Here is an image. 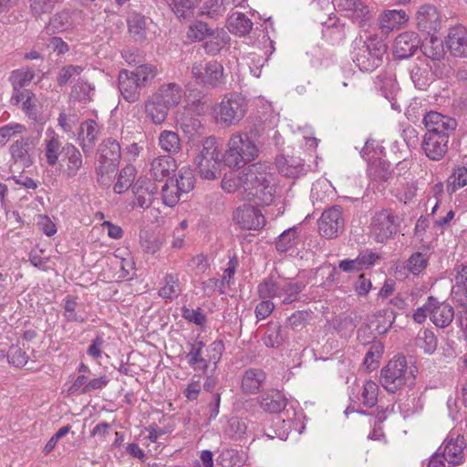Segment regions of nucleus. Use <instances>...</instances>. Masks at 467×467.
<instances>
[{
    "label": "nucleus",
    "mask_w": 467,
    "mask_h": 467,
    "mask_svg": "<svg viewBox=\"0 0 467 467\" xmlns=\"http://www.w3.org/2000/svg\"><path fill=\"white\" fill-rule=\"evenodd\" d=\"M379 386L373 380H367L361 388L360 400L367 408L374 407L378 402Z\"/></svg>",
    "instance_id": "nucleus-45"
},
{
    "label": "nucleus",
    "mask_w": 467,
    "mask_h": 467,
    "mask_svg": "<svg viewBox=\"0 0 467 467\" xmlns=\"http://www.w3.org/2000/svg\"><path fill=\"white\" fill-rule=\"evenodd\" d=\"M142 87L132 76L130 70L122 69L119 74V89L123 99L130 102H136L140 98Z\"/></svg>",
    "instance_id": "nucleus-22"
},
{
    "label": "nucleus",
    "mask_w": 467,
    "mask_h": 467,
    "mask_svg": "<svg viewBox=\"0 0 467 467\" xmlns=\"http://www.w3.org/2000/svg\"><path fill=\"white\" fill-rule=\"evenodd\" d=\"M152 94L157 97L156 99L161 100L172 109L180 104L183 90L179 84L169 82L161 84Z\"/></svg>",
    "instance_id": "nucleus-24"
},
{
    "label": "nucleus",
    "mask_w": 467,
    "mask_h": 467,
    "mask_svg": "<svg viewBox=\"0 0 467 467\" xmlns=\"http://www.w3.org/2000/svg\"><path fill=\"white\" fill-rule=\"evenodd\" d=\"M64 317L68 322L85 323L88 319L87 315L82 312L75 298L67 296L64 299Z\"/></svg>",
    "instance_id": "nucleus-40"
},
{
    "label": "nucleus",
    "mask_w": 467,
    "mask_h": 467,
    "mask_svg": "<svg viewBox=\"0 0 467 467\" xmlns=\"http://www.w3.org/2000/svg\"><path fill=\"white\" fill-rule=\"evenodd\" d=\"M157 192L158 188L155 183L149 181H138L133 187L135 204L141 209L149 208Z\"/></svg>",
    "instance_id": "nucleus-25"
},
{
    "label": "nucleus",
    "mask_w": 467,
    "mask_h": 467,
    "mask_svg": "<svg viewBox=\"0 0 467 467\" xmlns=\"http://www.w3.org/2000/svg\"><path fill=\"white\" fill-rule=\"evenodd\" d=\"M100 133L101 129L94 119H88L81 123L78 140L86 157L92 153Z\"/></svg>",
    "instance_id": "nucleus-16"
},
{
    "label": "nucleus",
    "mask_w": 467,
    "mask_h": 467,
    "mask_svg": "<svg viewBox=\"0 0 467 467\" xmlns=\"http://www.w3.org/2000/svg\"><path fill=\"white\" fill-rule=\"evenodd\" d=\"M465 446V439L462 435H457L455 439L452 437L446 439L442 449L444 461L453 466L462 463Z\"/></svg>",
    "instance_id": "nucleus-20"
},
{
    "label": "nucleus",
    "mask_w": 467,
    "mask_h": 467,
    "mask_svg": "<svg viewBox=\"0 0 467 467\" xmlns=\"http://www.w3.org/2000/svg\"><path fill=\"white\" fill-rule=\"evenodd\" d=\"M164 285L161 287L159 295L163 298L177 297L180 294L178 277L173 275H166L164 278Z\"/></svg>",
    "instance_id": "nucleus-53"
},
{
    "label": "nucleus",
    "mask_w": 467,
    "mask_h": 467,
    "mask_svg": "<svg viewBox=\"0 0 467 467\" xmlns=\"http://www.w3.org/2000/svg\"><path fill=\"white\" fill-rule=\"evenodd\" d=\"M234 219L242 228L258 230L264 227L265 220L261 211L251 205H244L236 209Z\"/></svg>",
    "instance_id": "nucleus-14"
},
{
    "label": "nucleus",
    "mask_w": 467,
    "mask_h": 467,
    "mask_svg": "<svg viewBox=\"0 0 467 467\" xmlns=\"http://www.w3.org/2000/svg\"><path fill=\"white\" fill-rule=\"evenodd\" d=\"M431 321L438 327L444 328L451 325L454 318L453 307L446 303L431 297Z\"/></svg>",
    "instance_id": "nucleus-21"
},
{
    "label": "nucleus",
    "mask_w": 467,
    "mask_h": 467,
    "mask_svg": "<svg viewBox=\"0 0 467 467\" xmlns=\"http://www.w3.org/2000/svg\"><path fill=\"white\" fill-rule=\"evenodd\" d=\"M176 168V161L171 156H158L151 161L150 172L155 181H162L174 172Z\"/></svg>",
    "instance_id": "nucleus-27"
},
{
    "label": "nucleus",
    "mask_w": 467,
    "mask_h": 467,
    "mask_svg": "<svg viewBox=\"0 0 467 467\" xmlns=\"http://www.w3.org/2000/svg\"><path fill=\"white\" fill-rule=\"evenodd\" d=\"M245 462V453L234 448L222 449L217 457V462L221 467H242Z\"/></svg>",
    "instance_id": "nucleus-34"
},
{
    "label": "nucleus",
    "mask_w": 467,
    "mask_h": 467,
    "mask_svg": "<svg viewBox=\"0 0 467 467\" xmlns=\"http://www.w3.org/2000/svg\"><path fill=\"white\" fill-rule=\"evenodd\" d=\"M259 403L265 411L278 413L285 408L286 399L281 392L274 390L264 394Z\"/></svg>",
    "instance_id": "nucleus-33"
},
{
    "label": "nucleus",
    "mask_w": 467,
    "mask_h": 467,
    "mask_svg": "<svg viewBox=\"0 0 467 467\" xmlns=\"http://www.w3.org/2000/svg\"><path fill=\"white\" fill-rule=\"evenodd\" d=\"M276 167L282 175L292 178L298 177L305 171L303 160L295 157H278L276 159Z\"/></svg>",
    "instance_id": "nucleus-32"
},
{
    "label": "nucleus",
    "mask_w": 467,
    "mask_h": 467,
    "mask_svg": "<svg viewBox=\"0 0 467 467\" xmlns=\"http://www.w3.org/2000/svg\"><path fill=\"white\" fill-rule=\"evenodd\" d=\"M130 33L136 40H141L146 35V18L140 15H133L128 20Z\"/></svg>",
    "instance_id": "nucleus-49"
},
{
    "label": "nucleus",
    "mask_w": 467,
    "mask_h": 467,
    "mask_svg": "<svg viewBox=\"0 0 467 467\" xmlns=\"http://www.w3.org/2000/svg\"><path fill=\"white\" fill-rule=\"evenodd\" d=\"M139 84L143 88L159 75V68L152 64H142L130 70Z\"/></svg>",
    "instance_id": "nucleus-39"
},
{
    "label": "nucleus",
    "mask_w": 467,
    "mask_h": 467,
    "mask_svg": "<svg viewBox=\"0 0 467 467\" xmlns=\"http://www.w3.org/2000/svg\"><path fill=\"white\" fill-rule=\"evenodd\" d=\"M415 19L418 29L428 35L435 34L441 28V16L433 5H420L416 12Z\"/></svg>",
    "instance_id": "nucleus-10"
},
{
    "label": "nucleus",
    "mask_w": 467,
    "mask_h": 467,
    "mask_svg": "<svg viewBox=\"0 0 467 467\" xmlns=\"http://www.w3.org/2000/svg\"><path fill=\"white\" fill-rule=\"evenodd\" d=\"M265 380V373L257 368L246 370L242 379V389L246 394L257 393Z\"/></svg>",
    "instance_id": "nucleus-31"
},
{
    "label": "nucleus",
    "mask_w": 467,
    "mask_h": 467,
    "mask_svg": "<svg viewBox=\"0 0 467 467\" xmlns=\"http://www.w3.org/2000/svg\"><path fill=\"white\" fill-rule=\"evenodd\" d=\"M429 36L430 38L420 46L422 54L432 61H441L446 54L443 42L434 34Z\"/></svg>",
    "instance_id": "nucleus-36"
},
{
    "label": "nucleus",
    "mask_w": 467,
    "mask_h": 467,
    "mask_svg": "<svg viewBox=\"0 0 467 467\" xmlns=\"http://www.w3.org/2000/svg\"><path fill=\"white\" fill-rule=\"evenodd\" d=\"M83 68L80 66L67 65L63 67L57 74V84L66 85L71 78L79 76Z\"/></svg>",
    "instance_id": "nucleus-61"
},
{
    "label": "nucleus",
    "mask_w": 467,
    "mask_h": 467,
    "mask_svg": "<svg viewBox=\"0 0 467 467\" xmlns=\"http://www.w3.org/2000/svg\"><path fill=\"white\" fill-rule=\"evenodd\" d=\"M194 182L195 178L192 171L190 168L183 167L179 171L174 184L183 194H186L193 189Z\"/></svg>",
    "instance_id": "nucleus-46"
},
{
    "label": "nucleus",
    "mask_w": 467,
    "mask_h": 467,
    "mask_svg": "<svg viewBox=\"0 0 467 467\" xmlns=\"http://www.w3.org/2000/svg\"><path fill=\"white\" fill-rule=\"evenodd\" d=\"M247 111L246 99L237 93L225 95L213 108V115L217 124L223 127L236 126Z\"/></svg>",
    "instance_id": "nucleus-3"
},
{
    "label": "nucleus",
    "mask_w": 467,
    "mask_h": 467,
    "mask_svg": "<svg viewBox=\"0 0 467 467\" xmlns=\"http://www.w3.org/2000/svg\"><path fill=\"white\" fill-rule=\"evenodd\" d=\"M281 283H276L271 279L265 280L261 284H259L257 287L258 295L261 298H271V297H281L283 296V293H281Z\"/></svg>",
    "instance_id": "nucleus-51"
},
{
    "label": "nucleus",
    "mask_w": 467,
    "mask_h": 467,
    "mask_svg": "<svg viewBox=\"0 0 467 467\" xmlns=\"http://www.w3.org/2000/svg\"><path fill=\"white\" fill-rule=\"evenodd\" d=\"M206 38L204 49L209 55L219 53L230 40L228 33L223 28L210 29Z\"/></svg>",
    "instance_id": "nucleus-30"
},
{
    "label": "nucleus",
    "mask_w": 467,
    "mask_h": 467,
    "mask_svg": "<svg viewBox=\"0 0 467 467\" xmlns=\"http://www.w3.org/2000/svg\"><path fill=\"white\" fill-rule=\"evenodd\" d=\"M210 28L206 23L198 21L190 25L187 36L192 41H202L207 37Z\"/></svg>",
    "instance_id": "nucleus-60"
},
{
    "label": "nucleus",
    "mask_w": 467,
    "mask_h": 467,
    "mask_svg": "<svg viewBox=\"0 0 467 467\" xmlns=\"http://www.w3.org/2000/svg\"><path fill=\"white\" fill-rule=\"evenodd\" d=\"M222 187L227 192L245 194L257 205H269L275 194L274 175L266 164L256 162L242 171H232L222 181Z\"/></svg>",
    "instance_id": "nucleus-1"
},
{
    "label": "nucleus",
    "mask_w": 467,
    "mask_h": 467,
    "mask_svg": "<svg viewBox=\"0 0 467 467\" xmlns=\"http://www.w3.org/2000/svg\"><path fill=\"white\" fill-rule=\"evenodd\" d=\"M409 18L405 10H385L378 17V26L383 33L389 34L404 27L409 22Z\"/></svg>",
    "instance_id": "nucleus-18"
},
{
    "label": "nucleus",
    "mask_w": 467,
    "mask_h": 467,
    "mask_svg": "<svg viewBox=\"0 0 467 467\" xmlns=\"http://www.w3.org/2000/svg\"><path fill=\"white\" fill-rule=\"evenodd\" d=\"M26 130L25 125L12 122L0 128V144H5L13 136L22 134Z\"/></svg>",
    "instance_id": "nucleus-58"
},
{
    "label": "nucleus",
    "mask_w": 467,
    "mask_h": 467,
    "mask_svg": "<svg viewBox=\"0 0 467 467\" xmlns=\"http://www.w3.org/2000/svg\"><path fill=\"white\" fill-rule=\"evenodd\" d=\"M416 193L417 186L413 181L402 182L397 189V197L404 203L411 201L416 196Z\"/></svg>",
    "instance_id": "nucleus-62"
},
{
    "label": "nucleus",
    "mask_w": 467,
    "mask_h": 467,
    "mask_svg": "<svg viewBox=\"0 0 467 467\" xmlns=\"http://www.w3.org/2000/svg\"><path fill=\"white\" fill-rule=\"evenodd\" d=\"M456 127V120L452 118L446 117L445 119L436 123L434 127L429 128L426 133H437L439 135L450 137L455 130Z\"/></svg>",
    "instance_id": "nucleus-56"
},
{
    "label": "nucleus",
    "mask_w": 467,
    "mask_h": 467,
    "mask_svg": "<svg viewBox=\"0 0 467 467\" xmlns=\"http://www.w3.org/2000/svg\"><path fill=\"white\" fill-rule=\"evenodd\" d=\"M59 0H29L30 11L33 16L39 17L44 14L52 12Z\"/></svg>",
    "instance_id": "nucleus-57"
},
{
    "label": "nucleus",
    "mask_w": 467,
    "mask_h": 467,
    "mask_svg": "<svg viewBox=\"0 0 467 467\" xmlns=\"http://www.w3.org/2000/svg\"><path fill=\"white\" fill-rule=\"evenodd\" d=\"M226 11L223 0H207L203 3L200 16H205L212 19L223 16Z\"/></svg>",
    "instance_id": "nucleus-48"
},
{
    "label": "nucleus",
    "mask_w": 467,
    "mask_h": 467,
    "mask_svg": "<svg viewBox=\"0 0 467 467\" xmlns=\"http://www.w3.org/2000/svg\"><path fill=\"white\" fill-rule=\"evenodd\" d=\"M400 219L391 210L375 213L370 224V236L377 243H385L398 232Z\"/></svg>",
    "instance_id": "nucleus-7"
},
{
    "label": "nucleus",
    "mask_w": 467,
    "mask_h": 467,
    "mask_svg": "<svg viewBox=\"0 0 467 467\" xmlns=\"http://www.w3.org/2000/svg\"><path fill=\"white\" fill-rule=\"evenodd\" d=\"M136 169L132 165H127L123 168L118 177L114 185V192L116 193H122L127 191L135 180Z\"/></svg>",
    "instance_id": "nucleus-44"
},
{
    "label": "nucleus",
    "mask_w": 467,
    "mask_h": 467,
    "mask_svg": "<svg viewBox=\"0 0 467 467\" xmlns=\"http://www.w3.org/2000/svg\"><path fill=\"white\" fill-rule=\"evenodd\" d=\"M121 157L119 143L112 138L103 140L99 145V162L101 165L99 170L104 173L113 172L119 164Z\"/></svg>",
    "instance_id": "nucleus-11"
},
{
    "label": "nucleus",
    "mask_w": 467,
    "mask_h": 467,
    "mask_svg": "<svg viewBox=\"0 0 467 467\" xmlns=\"http://www.w3.org/2000/svg\"><path fill=\"white\" fill-rule=\"evenodd\" d=\"M256 147L247 141L242 133H234L227 143L223 156L224 163L230 168H241L258 156Z\"/></svg>",
    "instance_id": "nucleus-4"
},
{
    "label": "nucleus",
    "mask_w": 467,
    "mask_h": 467,
    "mask_svg": "<svg viewBox=\"0 0 467 467\" xmlns=\"http://www.w3.org/2000/svg\"><path fill=\"white\" fill-rule=\"evenodd\" d=\"M227 21L229 31L235 35L244 36L253 27L252 21L243 13L236 12L232 14Z\"/></svg>",
    "instance_id": "nucleus-37"
},
{
    "label": "nucleus",
    "mask_w": 467,
    "mask_h": 467,
    "mask_svg": "<svg viewBox=\"0 0 467 467\" xmlns=\"http://www.w3.org/2000/svg\"><path fill=\"white\" fill-rule=\"evenodd\" d=\"M420 45V39L417 33L407 31L400 34L394 42V55L400 59L410 57Z\"/></svg>",
    "instance_id": "nucleus-19"
},
{
    "label": "nucleus",
    "mask_w": 467,
    "mask_h": 467,
    "mask_svg": "<svg viewBox=\"0 0 467 467\" xmlns=\"http://www.w3.org/2000/svg\"><path fill=\"white\" fill-rule=\"evenodd\" d=\"M367 51L368 52V55L371 57L372 58V62L371 63H368V66L365 65V61L362 60L365 56H359L357 57V60L358 62V64L366 69V70H370L371 68H376L378 67L380 63H381V59H382V56L385 54L386 52V46L382 43V42H378L375 44V47L373 49H371L370 46H368L367 47Z\"/></svg>",
    "instance_id": "nucleus-43"
},
{
    "label": "nucleus",
    "mask_w": 467,
    "mask_h": 467,
    "mask_svg": "<svg viewBox=\"0 0 467 467\" xmlns=\"http://www.w3.org/2000/svg\"><path fill=\"white\" fill-rule=\"evenodd\" d=\"M192 77L198 86L208 89L222 88L226 83L223 67L217 61L193 63Z\"/></svg>",
    "instance_id": "nucleus-5"
},
{
    "label": "nucleus",
    "mask_w": 467,
    "mask_h": 467,
    "mask_svg": "<svg viewBox=\"0 0 467 467\" xmlns=\"http://www.w3.org/2000/svg\"><path fill=\"white\" fill-rule=\"evenodd\" d=\"M415 367L409 366L404 356L390 359L380 371V383L390 393H396L415 378Z\"/></svg>",
    "instance_id": "nucleus-2"
},
{
    "label": "nucleus",
    "mask_w": 467,
    "mask_h": 467,
    "mask_svg": "<svg viewBox=\"0 0 467 467\" xmlns=\"http://www.w3.org/2000/svg\"><path fill=\"white\" fill-rule=\"evenodd\" d=\"M455 287L467 297V265L458 264L453 268Z\"/></svg>",
    "instance_id": "nucleus-59"
},
{
    "label": "nucleus",
    "mask_w": 467,
    "mask_h": 467,
    "mask_svg": "<svg viewBox=\"0 0 467 467\" xmlns=\"http://www.w3.org/2000/svg\"><path fill=\"white\" fill-rule=\"evenodd\" d=\"M64 165L62 175L66 179H73L84 170V161L80 150L72 143L64 145Z\"/></svg>",
    "instance_id": "nucleus-13"
},
{
    "label": "nucleus",
    "mask_w": 467,
    "mask_h": 467,
    "mask_svg": "<svg viewBox=\"0 0 467 467\" xmlns=\"http://www.w3.org/2000/svg\"><path fill=\"white\" fill-rule=\"evenodd\" d=\"M34 147L33 139L29 137L14 141L10 146V154L14 163L22 169L30 167L34 162L32 154Z\"/></svg>",
    "instance_id": "nucleus-15"
},
{
    "label": "nucleus",
    "mask_w": 467,
    "mask_h": 467,
    "mask_svg": "<svg viewBox=\"0 0 467 467\" xmlns=\"http://www.w3.org/2000/svg\"><path fill=\"white\" fill-rule=\"evenodd\" d=\"M281 293H283V303L290 304L297 299V296L303 289L302 283L299 282H282L281 283Z\"/></svg>",
    "instance_id": "nucleus-54"
},
{
    "label": "nucleus",
    "mask_w": 467,
    "mask_h": 467,
    "mask_svg": "<svg viewBox=\"0 0 467 467\" xmlns=\"http://www.w3.org/2000/svg\"><path fill=\"white\" fill-rule=\"evenodd\" d=\"M415 346L426 355H432L438 347V338L429 328L420 329L415 337Z\"/></svg>",
    "instance_id": "nucleus-35"
},
{
    "label": "nucleus",
    "mask_w": 467,
    "mask_h": 467,
    "mask_svg": "<svg viewBox=\"0 0 467 467\" xmlns=\"http://www.w3.org/2000/svg\"><path fill=\"white\" fill-rule=\"evenodd\" d=\"M337 7L359 27H366L372 19V12L362 0H338Z\"/></svg>",
    "instance_id": "nucleus-9"
},
{
    "label": "nucleus",
    "mask_w": 467,
    "mask_h": 467,
    "mask_svg": "<svg viewBox=\"0 0 467 467\" xmlns=\"http://www.w3.org/2000/svg\"><path fill=\"white\" fill-rule=\"evenodd\" d=\"M444 43L451 57L467 58V26L457 25L450 27Z\"/></svg>",
    "instance_id": "nucleus-12"
},
{
    "label": "nucleus",
    "mask_w": 467,
    "mask_h": 467,
    "mask_svg": "<svg viewBox=\"0 0 467 467\" xmlns=\"http://www.w3.org/2000/svg\"><path fill=\"white\" fill-rule=\"evenodd\" d=\"M222 154L217 147L216 140L208 137L202 141V148L195 158V164L200 176L206 180H213L220 172Z\"/></svg>",
    "instance_id": "nucleus-6"
},
{
    "label": "nucleus",
    "mask_w": 467,
    "mask_h": 467,
    "mask_svg": "<svg viewBox=\"0 0 467 467\" xmlns=\"http://www.w3.org/2000/svg\"><path fill=\"white\" fill-rule=\"evenodd\" d=\"M449 138L437 133H425L421 148L426 156L432 161L441 160L448 150Z\"/></svg>",
    "instance_id": "nucleus-17"
},
{
    "label": "nucleus",
    "mask_w": 467,
    "mask_h": 467,
    "mask_svg": "<svg viewBox=\"0 0 467 467\" xmlns=\"http://www.w3.org/2000/svg\"><path fill=\"white\" fill-rule=\"evenodd\" d=\"M204 343L195 341L191 344L190 350L186 354V359L190 367L194 370L205 372L209 367V360L203 356Z\"/></svg>",
    "instance_id": "nucleus-29"
},
{
    "label": "nucleus",
    "mask_w": 467,
    "mask_h": 467,
    "mask_svg": "<svg viewBox=\"0 0 467 467\" xmlns=\"http://www.w3.org/2000/svg\"><path fill=\"white\" fill-rule=\"evenodd\" d=\"M449 180L452 185V191L465 186L467 184V168L459 167L455 169Z\"/></svg>",
    "instance_id": "nucleus-64"
},
{
    "label": "nucleus",
    "mask_w": 467,
    "mask_h": 467,
    "mask_svg": "<svg viewBox=\"0 0 467 467\" xmlns=\"http://www.w3.org/2000/svg\"><path fill=\"white\" fill-rule=\"evenodd\" d=\"M298 243V234H297V229L296 227L289 228L283 232L276 243L275 247L276 250L280 253H285L292 248L296 247Z\"/></svg>",
    "instance_id": "nucleus-42"
},
{
    "label": "nucleus",
    "mask_w": 467,
    "mask_h": 467,
    "mask_svg": "<svg viewBox=\"0 0 467 467\" xmlns=\"http://www.w3.org/2000/svg\"><path fill=\"white\" fill-rule=\"evenodd\" d=\"M428 261L429 258L426 254L417 252L410 256L406 267L411 274L419 275L425 270L428 265Z\"/></svg>",
    "instance_id": "nucleus-52"
},
{
    "label": "nucleus",
    "mask_w": 467,
    "mask_h": 467,
    "mask_svg": "<svg viewBox=\"0 0 467 467\" xmlns=\"http://www.w3.org/2000/svg\"><path fill=\"white\" fill-rule=\"evenodd\" d=\"M70 26V16L68 12L62 11L56 14L49 21L47 27V32L56 33L64 31Z\"/></svg>",
    "instance_id": "nucleus-55"
},
{
    "label": "nucleus",
    "mask_w": 467,
    "mask_h": 467,
    "mask_svg": "<svg viewBox=\"0 0 467 467\" xmlns=\"http://www.w3.org/2000/svg\"><path fill=\"white\" fill-rule=\"evenodd\" d=\"M411 79L416 88L424 90L431 82V77L427 69L415 67L411 70Z\"/></svg>",
    "instance_id": "nucleus-63"
},
{
    "label": "nucleus",
    "mask_w": 467,
    "mask_h": 467,
    "mask_svg": "<svg viewBox=\"0 0 467 467\" xmlns=\"http://www.w3.org/2000/svg\"><path fill=\"white\" fill-rule=\"evenodd\" d=\"M11 102L15 105L22 104L23 111L32 119H37L36 99L29 89L13 91Z\"/></svg>",
    "instance_id": "nucleus-28"
},
{
    "label": "nucleus",
    "mask_w": 467,
    "mask_h": 467,
    "mask_svg": "<svg viewBox=\"0 0 467 467\" xmlns=\"http://www.w3.org/2000/svg\"><path fill=\"white\" fill-rule=\"evenodd\" d=\"M318 230L327 239L337 237L345 229V220L339 206H332L325 210L318 222Z\"/></svg>",
    "instance_id": "nucleus-8"
},
{
    "label": "nucleus",
    "mask_w": 467,
    "mask_h": 467,
    "mask_svg": "<svg viewBox=\"0 0 467 467\" xmlns=\"http://www.w3.org/2000/svg\"><path fill=\"white\" fill-rule=\"evenodd\" d=\"M182 195L183 193L175 186L173 179H168L161 188V199L166 206L174 207Z\"/></svg>",
    "instance_id": "nucleus-41"
},
{
    "label": "nucleus",
    "mask_w": 467,
    "mask_h": 467,
    "mask_svg": "<svg viewBox=\"0 0 467 467\" xmlns=\"http://www.w3.org/2000/svg\"><path fill=\"white\" fill-rule=\"evenodd\" d=\"M156 99L157 97L151 94L144 101V110L147 117L150 118L154 124L160 125L166 120L171 108L161 100Z\"/></svg>",
    "instance_id": "nucleus-26"
},
{
    "label": "nucleus",
    "mask_w": 467,
    "mask_h": 467,
    "mask_svg": "<svg viewBox=\"0 0 467 467\" xmlns=\"http://www.w3.org/2000/svg\"><path fill=\"white\" fill-rule=\"evenodd\" d=\"M243 136L247 141L252 142L258 151L266 143V130L262 125H254Z\"/></svg>",
    "instance_id": "nucleus-50"
},
{
    "label": "nucleus",
    "mask_w": 467,
    "mask_h": 467,
    "mask_svg": "<svg viewBox=\"0 0 467 467\" xmlns=\"http://www.w3.org/2000/svg\"><path fill=\"white\" fill-rule=\"evenodd\" d=\"M34 71L29 68L17 69L12 72L9 80L13 86V91H23L24 86L29 84L34 78Z\"/></svg>",
    "instance_id": "nucleus-47"
},
{
    "label": "nucleus",
    "mask_w": 467,
    "mask_h": 467,
    "mask_svg": "<svg viewBox=\"0 0 467 467\" xmlns=\"http://www.w3.org/2000/svg\"><path fill=\"white\" fill-rule=\"evenodd\" d=\"M43 145L47 163L50 166H55L58 161L59 155L61 152H64V146L62 145L60 136L54 130L47 129Z\"/></svg>",
    "instance_id": "nucleus-23"
},
{
    "label": "nucleus",
    "mask_w": 467,
    "mask_h": 467,
    "mask_svg": "<svg viewBox=\"0 0 467 467\" xmlns=\"http://www.w3.org/2000/svg\"><path fill=\"white\" fill-rule=\"evenodd\" d=\"M159 145L169 154H177L182 150L181 139L177 132L162 130L159 135Z\"/></svg>",
    "instance_id": "nucleus-38"
}]
</instances>
